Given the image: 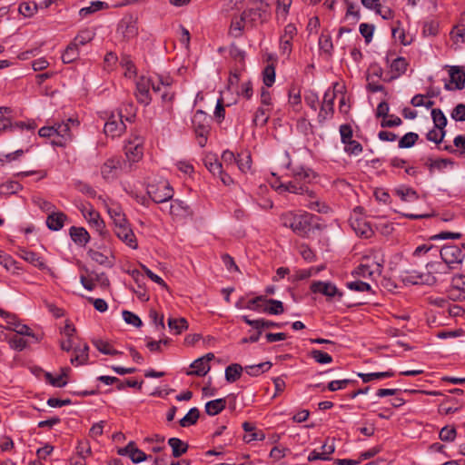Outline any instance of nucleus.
I'll list each match as a JSON object with an SVG mask.
<instances>
[{"label": "nucleus", "mask_w": 465, "mask_h": 465, "mask_svg": "<svg viewBox=\"0 0 465 465\" xmlns=\"http://www.w3.org/2000/svg\"><path fill=\"white\" fill-rule=\"evenodd\" d=\"M292 180L288 183H280L276 191L280 193H292L306 196V202L302 203L310 210L320 213H327L330 207L317 199L314 191L309 188V184L316 178V173L308 167L298 166L292 169Z\"/></svg>", "instance_id": "1"}, {"label": "nucleus", "mask_w": 465, "mask_h": 465, "mask_svg": "<svg viewBox=\"0 0 465 465\" xmlns=\"http://www.w3.org/2000/svg\"><path fill=\"white\" fill-rule=\"evenodd\" d=\"M282 226L291 229L293 233L302 238H309L314 231L325 228L320 221L321 218L305 211H287L280 214Z\"/></svg>", "instance_id": "2"}, {"label": "nucleus", "mask_w": 465, "mask_h": 465, "mask_svg": "<svg viewBox=\"0 0 465 465\" xmlns=\"http://www.w3.org/2000/svg\"><path fill=\"white\" fill-rule=\"evenodd\" d=\"M212 117L203 110H196L192 118V127L195 134L197 143L201 147L207 143L211 132Z\"/></svg>", "instance_id": "3"}, {"label": "nucleus", "mask_w": 465, "mask_h": 465, "mask_svg": "<svg viewBox=\"0 0 465 465\" xmlns=\"http://www.w3.org/2000/svg\"><path fill=\"white\" fill-rule=\"evenodd\" d=\"M149 198L155 203H162L172 200L173 189L165 179L149 183L146 189Z\"/></svg>", "instance_id": "4"}, {"label": "nucleus", "mask_w": 465, "mask_h": 465, "mask_svg": "<svg viewBox=\"0 0 465 465\" xmlns=\"http://www.w3.org/2000/svg\"><path fill=\"white\" fill-rule=\"evenodd\" d=\"M158 94L162 90L160 84H156L151 78L140 76L135 84V97L139 104L148 105L152 102L150 90Z\"/></svg>", "instance_id": "5"}, {"label": "nucleus", "mask_w": 465, "mask_h": 465, "mask_svg": "<svg viewBox=\"0 0 465 465\" xmlns=\"http://www.w3.org/2000/svg\"><path fill=\"white\" fill-rule=\"evenodd\" d=\"M121 172H130L127 163L119 156L108 158L101 166V175L105 181L116 179Z\"/></svg>", "instance_id": "6"}, {"label": "nucleus", "mask_w": 465, "mask_h": 465, "mask_svg": "<svg viewBox=\"0 0 465 465\" xmlns=\"http://www.w3.org/2000/svg\"><path fill=\"white\" fill-rule=\"evenodd\" d=\"M440 259L452 270L459 269L464 259L462 249L455 244H445L440 249Z\"/></svg>", "instance_id": "7"}, {"label": "nucleus", "mask_w": 465, "mask_h": 465, "mask_svg": "<svg viewBox=\"0 0 465 465\" xmlns=\"http://www.w3.org/2000/svg\"><path fill=\"white\" fill-rule=\"evenodd\" d=\"M71 125H79L77 119L68 118L65 122L55 124L54 138L51 140L53 146L64 147L72 141L73 134L71 132Z\"/></svg>", "instance_id": "8"}, {"label": "nucleus", "mask_w": 465, "mask_h": 465, "mask_svg": "<svg viewBox=\"0 0 465 465\" xmlns=\"http://www.w3.org/2000/svg\"><path fill=\"white\" fill-rule=\"evenodd\" d=\"M254 4L257 5L255 7L248 8L242 12L251 26H254L257 23L266 22L271 15L269 3L256 1Z\"/></svg>", "instance_id": "9"}, {"label": "nucleus", "mask_w": 465, "mask_h": 465, "mask_svg": "<svg viewBox=\"0 0 465 465\" xmlns=\"http://www.w3.org/2000/svg\"><path fill=\"white\" fill-rule=\"evenodd\" d=\"M127 167L131 170L132 164L139 162L143 155V138L135 135L133 140L124 145Z\"/></svg>", "instance_id": "10"}, {"label": "nucleus", "mask_w": 465, "mask_h": 465, "mask_svg": "<svg viewBox=\"0 0 465 465\" xmlns=\"http://www.w3.org/2000/svg\"><path fill=\"white\" fill-rule=\"evenodd\" d=\"M81 212L89 226L94 229L102 239L107 240L110 237V232L106 229L105 223L97 211L91 206L89 209H82Z\"/></svg>", "instance_id": "11"}, {"label": "nucleus", "mask_w": 465, "mask_h": 465, "mask_svg": "<svg viewBox=\"0 0 465 465\" xmlns=\"http://www.w3.org/2000/svg\"><path fill=\"white\" fill-rule=\"evenodd\" d=\"M336 94L334 89L328 88L323 95V101L318 114V122L324 123L326 120L332 118L334 114V101Z\"/></svg>", "instance_id": "12"}, {"label": "nucleus", "mask_w": 465, "mask_h": 465, "mask_svg": "<svg viewBox=\"0 0 465 465\" xmlns=\"http://www.w3.org/2000/svg\"><path fill=\"white\" fill-rule=\"evenodd\" d=\"M386 63L390 64L391 75L388 78L383 79L385 82H391L401 75H403L408 67L409 63L405 57L398 56L390 62V54L386 55Z\"/></svg>", "instance_id": "13"}, {"label": "nucleus", "mask_w": 465, "mask_h": 465, "mask_svg": "<svg viewBox=\"0 0 465 465\" xmlns=\"http://www.w3.org/2000/svg\"><path fill=\"white\" fill-rule=\"evenodd\" d=\"M401 281L404 284H423L428 286H433V282L430 276L426 272L412 271H404L401 274Z\"/></svg>", "instance_id": "14"}, {"label": "nucleus", "mask_w": 465, "mask_h": 465, "mask_svg": "<svg viewBox=\"0 0 465 465\" xmlns=\"http://www.w3.org/2000/svg\"><path fill=\"white\" fill-rule=\"evenodd\" d=\"M297 35V28L293 24H288L284 27L280 38V51L282 54L289 56L292 51V40Z\"/></svg>", "instance_id": "15"}, {"label": "nucleus", "mask_w": 465, "mask_h": 465, "mask_svg": "<svg viewBox=\"0 0 465 465\" xmlns=\"http://www.w3.org/2000/svg\"><path fill=\"white\" fill-rule=\"evenodd\" d=\"M310 290L313 293H322L327 297L332 298L338 296L339 300L342 297L343 293L338 290L336 285L329 282L316 281L313 282Z\"/></svg>", "instance_id": "16"}, {"label": "nucleus", "mask_w": 465, "mask_h": 465, "mask_svg": "<svg viewBox=\"0 0 465 465\" xmlns=\"http://www.w3.org/2000/svg\"><path fill=\"white\" fill-rule=\"evenodd\" d=\"M169 213L174 220H183L193 215L191 207L182 200L174 199L169 207Z\"/></svg>", "instance_id": "17"}, {"label": "nucleus", "mask_w": 465, "mask_h": 465, "mask_svg": "<svg viewBox=\"0 0 465 465\" xmlns=\"http://www.w3.org/2000/svg\"><path fill=\"white\" fill-rule=\"evenodd\" d=\"M113 230L118 239L124 242L127 246L134 250L138 248L137 239L130 226V223L118 228H114Z\"/></svg>", "instance_id": "18"}, {"label": "nucleus", "mask_w": 465, "mask_h": 465, "mask_svg": "<svg viewBox=\"0 0 465 465\" xmlns=\"http://www.w3.org/2000/svg\"><path fill=\"white\" fill-rule=\"evenodd\" d=\"M117 453L121 456H129L134 463H140L148 459V456L135 445L134 441H130L124 448H120Z\"/></svg>", "instance_id": "19"}, {"label": "nucleus", "mask_w": 465, "mask_h": 465, "mask_svg": "<svg viewBox=\"0 0 465 465\" xmlns=\"http://www.w3.org/2000/svg\"><path fill=\"white\" fill-rule=\"evenodd\" d=\"M125 129V124L113 113L105 123L104 131L108 136L117 137L124 133Z\"/></svg>", "instance_id": "20"}, {"label": "nucleus", "mask_w": 465, "mask_h": 465, "mask_svg": "<svg viewBox=\"0 0 465 465\" xmlns=\"http://www.w3.org/2000/svg\"><path fill=\"white\" fill-rule=\"evenodd\" d=\"M425 268L427 273L430 276L433 282V286L438 282L436 275L450 274L453 270L450 269L442 260L429 262Z\"/></svg>", "instance_id": "21"}, {"label": "nucleus", "mask_w": 465, "mask_h": 465, "mask_svg": "<svg viewBox=\"0 0 465 465\" xmlns=\"http://www.w3.org/2000/svg\"><path fill=\"white\" fill-rule=\"evenodd\" d=\"M463 403L454 396H445L439 405V413L443 415L453 414L461 410Z\"/></svg>", "instance_id": "22"}, {"label": "nucleus", "mask_w": 465, "mask_h": 465, "mask_svg": "<svg viewBox=\"0 0 465 465\" xmlns=\"http://www.w3.org/2000/svg\"><path fill=\"white\" fill-rule=\"evenodd\" d=\"M242 322L255 330H263L269 328H282L287 322H275L266 319L251 320L247 315L242 316Z\"/></svg>", "instance_id": "23"}, {"label": "nucleus", "mask_w": 465, "mask_h": 465, "mask_svg": "<svg viewBox=\"0 0 465 465\" xmlns=\"http://www.w3.org/2000/svg\"><path fill=\"white\" fill-rule=\"evenodd\" d=\"M137 107L133 102H124L117 112V117L124 123H133L136 117Z\"/></svg>", "instance_id": "24"}, {"label": "nucleus", "mask_w": 465, "mask_h": 465, "mask_svg": "<svg viewBox=\"0 0 465 465\" xmlns=\"http://www.w3.org/2000/svg\"><path fill=\"white\" fill-rule=\"evenodd\" d=\"M382 270V264L378 262H373L371 264L361 263L353 272L352 275L359 277H371L375 272L381 273Z\"/></svg>", "instance_id": "25"}, {"label": "nucleus", "mask_w": 465, "mask_h": 465, "mask_svg": "<svg viewBox=\"0 0 465 465\" xmlns=\"http://www.w3.org/2000/svg\"><path fill=\"white\" fill-rule=\"evenodd\" d=\"M67 220V215L63 212H52L46 218V226L51 231H59Z\"/></svg>", "instance_id": "26"}, {"label": "nucleus", "mask_w": 465, "mask_h": 465, "mask_svg": "<svg viewBox=\"0 0 465 465\" xmlns=\"http://www.w3.org/2000/svg\"><path fill=\"white\" fill-rule=\"evenodd\" d=\"M74 356L71 358V363L73 365H84L88 362L89 360V346L86 343H84L83 346H74Z\"/></svg>", "instance_id": "27"}, {"label": "nucleus", "mask_w": 465, "mask_h": 465, "mask_svg": "<svg viewBox=\"0 0 465 465\" xmlns=\"http://www.w3.org/2000/svg\"><path fill=\"white\" fill-rule=\"evenodd\" d=\"M69 235L72 241L80 246H84L90 241V234L84 227L72 226L69 229Z\"/></svg>", "instance_id": "28"}, {"label": "nucleus", "mask_w": 465, "mask_h": 465, "mask_svg": "<svg viewBox=\"0 0 465 465\" xmlns=\"http://www.w3.org/2000/svg\"><path fill=\"white\" fill-rule=\"evenodd\" d=\"M190 367L193 369L192 371H188L186 374L188 376H198V377H203L205 376L208 371L211 369V366L209 363L206 362V361H203V358H198L195 361H193Z\"/></svg>", "instance_id": "29"}, {"label": "nucleus", "mask_w": 465, "mask_h": 465, "mask_svg": "<svg viewBox=\"0 0 465 465\" xmlns=\"http://www.w3.org/2000/svg\"><path fill=\"white\" fill-rule=\"evenodd\" d=\"M351 225L355 232L362 238L369 239L374 233L369 223L363 219H355L351 221Z\"/></svg>", "instance_id": "30"}, {"label": "nucleus", "mask_w": 465, "mask_h": 465, "mask_svg": "<svg viewBox=\"0 0 465 465\" xmlns=\"http://www.w3.org/2000/svg\"><path fill=\"white\" fill-rule=\"evenodd\" d=\"M21 257L39 270H45L47 268L43 257L35 252L23 249L21 250Z\"/></svg>", "instance_id": "31"}, {"label": "nucleus", "mask_w": 465, "mask_h": 465, "mask_svg": "<svg viewBox=\"0 0 465 465\" xmlns=\"http://www.w3.org/2000/svg\"><path fill=\"white\" fill-rule=\"evenodd\" d=\"M245 25L249 24L247 23V20L243 13H242L240 16L232 17L231 21L229 34L235 38L242 36Z\"/></svg>", "instance_id": "32"}, {"label": "nucleus", "mask_w": 465, "mask_h": 465, "mask_svg": "<svg viewBox=\"0 0 465 465\" xmlns=\"http://www.w3.org/2000/svg\"><path fill=\"white\" fill-rule=\"evenodd\" d=\"M394 193L403 202H414L419 199V194L417 191L406 185H401L396 187L394 189Z\"/></svg>", "instance_id": "33"}, {"label": "nucleus", "mask_w": 465, "mask_h": 465, "mask_svg": "<svg viewBox=\"0 0 465 465\" xmlns=\"http://www.w3.org/2000/svg\"><path fill=\"white\" fill-rule=\"evenodd\" d=\"M288 102L295 110L299 111L302 106L301 88L295 84H292L288 90Z\"/></svg>", "instance_id": "34"}, {"label": "nucleus", "mask_w": 465, "mask_h": 465, "mask_svg": "<svg viewBox=\"0 0 465 465\" xmlns=\"http://www.w3.org/2000/svg\"><path fill=\"white\" fill-rule=\"evenodd\" d=\"M270 111L271 109L268 107L259 106L252 118V125L263 127L268 124L270 119Z\"/></svg>", "instance_id": "35"}, {"label": "nucleus", "mask_w": 465, "mask_h": 465, "mask_svg": "<svg viewBox=\"0 0 465 465\" xmlns=\"http://www.w3.org/2000/svg\"><path fill=\"white\" fill-rule=\"evenodd\" d=\"M262 312L271 315H280L284 312V306L282 302L274 299H267Z\"/></svg>", "instance_id": "36"}, {"label": "nucleus", "mask_w": 465, "mask_h": 465, "mask_svg": "<svg viewBox=\"0 0 465 465\" xmlns=\"http://www.w3.org/2000/svg\"><path fill=\"white\" fill-rule=\"evenodd\" d=\"M235 163L242 173H246L252 167V156L249 151H242L236 155Z\"/></svg>", "instance_id": "37"}, {"label": "nucleus", "mask_w": 465, "mask_h": 465, "mask_svg": "<svg viewBox=\"0 0 465 465\" xmlns=\"http://www.w3.org/2000/svg\"><path fill=\"white\" fill-rule=\"evenodd\" d=\"M358 377L361 379L364 383L371 382L374 380L387 379L395 376V371L392 370H388L386 371H379V372H370V373H357Z\"/></svg>", "instance_id": "38"}, {"label": "nucleus", "mask_w": 465, "mask_h": 465, "mask_svg": "<svg viewBox=\"0 0 465 465\" xmlns=\"http://www.w3.org/2000/svg\"><path fill=\"white\" fill-rule=\"evenodd\" d=\"M168 445L172 448V455L174 458H179L186 453L189 448L186 442L174 437L168 440Z\"/></svg>", "instance_id": "39"}, {"label": "nucleus", "mask_w": 465, "mask_h": 465, "mask_svg": "<svg viewBox=\"0 0 465 465\" xmlns=\"http://www.w3.org/2000/svg\"><path fill=\"white\" fill-rule=\"evenodd\" d=\"M226 408L225 398H220L210 401L205 404V412L210 416H214L222 412Z\"/></svg>", "instance_id": "40"}, {"label": "nucleus", "mask_w": 465, "mask_h": 465, "mask_svg": "<svg viewBox=\"0 0 465 465\" xmlns=\"http://www.w3.org/2000/svg\"><path fill=\"white\" fill-rule=\"evenodd\" d=\"M123 36L126 39L134 38L138 34V29L134 21L130 18L129 20H122L119 25Z\"/></svg>", "instance_id": "41"}, {"label": "nucleus", "mask_w": 465, "mask_h": 465, "mask_svg": "<svg viewBox=\"0 0 465 465\" xmlns=\"http://www.w3.org/2000/svg\"><path fill=\"white\" fill-rule=\"evenodd\" d=\"M450 82L456 84V89L462 90L465 85V72L458 66H451L450 70Z\"/></svg>", "instance_id": "42"}, {"label": "nucleus", "mask_w": 465, "mask_h": 465, "mask_svg": "<svg viewBox=\"0 0 465 465\" xmlns=\"http://www.w3.org/2000/svg\"><path fill=\"white\" fill-rule=\"evenodd\" d=\"M292 0H277L276 2V19L285 22L289 15Z\"/></svg>", "instance_id": "43"}, {"label": "nucleus", "mask_w": 465, "mask_h": 465, "mask_svg": "<svg viewBox=\"0 0 465 465\" xmlns=\"http://www.w3.org/2000/svg\"><path fill=\"white\" fill-rule=\"evenodd\" d=\"M108 4L103 1H94L89 6L83 7L79 10V15L81 18H85L88 15L103 9L108 8Z\"/></svg>", "instance_id": "44"}, {"label": "nucleus", "mask_w": 465, "mask_h": 465, "mask_svg": "<svg viewBox=\"0 0 465 465\" xmlns=\"http://www.w3.org/2000/svg\"><path fill=\"white\" fill-rule=\"evenodd\" d=\"M87 254L94 262L100 265L108 268H112L114 266V262L110 261L109 257L99 251L89 249Z\"/></svg>", "instance_id": "45"}, {"label": "nucleus", "mask_w": 465, "mask_h": 465, "mask_svg": "<svg viewBox=\"0 0 465 465\" xmlns=\"http://www.w3.org/2000/svg\"><path fill=\"white\" fill-rule=\"evenodd\" d=\"M205 167L208 169L210 173H212L214 176L217 173H221V169L223 168L222 163L219 161L215 154H208L205 156L203 160Z\"/></svg>", "instance_id": "46"}, {"label": "nucleus", "mask_w": 465, "mask_h": 465, "mask_svg": "<svg viewBox=\"0 0 465 465\" xmlns=\"http://www.w3.org/2000/svg\"><path fill=\"white\" fill-rule=\"evenodd\" d=\"M243 368L239 363H232L225 369V380L232 383L240 379L242 373Z\"/></svg>", "instance_id": "47"}, {"label": "nucleus", "mask_w": 465, "mask_h": 465, "mask_svg": "<svg viewBox=\"0 0 465 465\" xmlns=\"http://www.w3.org/2000/svg\"><path fill=\"white\" fill-rule=\"evenodd\" d=\"M272 362L265 361L255 365H248L244 368V371L248 375L257 377L268 371L272 368Z\"/></svg>", "instance_id": "48"}, {"label": "nucleus", "mask_w": 465, "mask_h": 465, "mask_svg": "<svg viewBox=\"0 0 465 465\" xmlns=\"http://www.w3.org/2000/svg\"><path fill=\"white\" fill-rule=\"evenodd\" d=\"M199 417L200 411L196 407H193L190 409L189 411L185 414V416L179 420V424L181 427L183 428L190 427L192 425L196 424L197 420H199Z\"/></svg>", "instance_id": "49"}, {"label": "nucleus", "mask_w": 465, "mask_h": 465, "mask_svg": "<svg viewBox=\"0 0 465 465\" xmlns=\"http://www.w3.org/2000/svg\"><path fill=\"white\" fill-rule=\"evenodd\" d=\"M168 326L176 335L181 334L183 331L187 330L189 327L185 318H169Z\"/></svg>", "instance_id": "50"}, {"label": "nucleus", "mask_w": 465, "mask_h": 465, "mask_svg": "<svg viewBox=\"0 0 465 465\" xmlns=\"http://www.w3.org/2000/svg\"><path fill=\"white\" fill-rule=\"evenodd\" d=\"M82 270L89 276H93L94 282H96L101 288L106 289L110 286V280L108 279L105 272L97 273L94 271H90L86 266H83Z\"/></svg>", "instance_id": "51"}, {"label": "nucleus", "mask_w": 465, "mask_h": 465, "mask_svg": "<svg viewBox=\"0 0 465 465\" xmlns=\"http://www.w3.org/2000/svg\"><path fill=\"white\" fill-rule=\"evenodd\" d=\"M78 45L74 42L70 43L64 52L62 54V60L64 64H70L75 61L79 56Z\"/></svg>", "instance_id": "52"}, {"label": "nucleus", "mask_w": 465, "mask_h": 465, "mask_svg": "<svg viewBox=\"0 0 465 465\" xmlns=\"http://www.w3.org/2000/svg\"><path fill=\"white\" fill-rule=\"evenodd\" d=\"M94 346L103 354L116 356L122 354L121 351L114 349L112 345L105 341L103 340H95L93 341Z\"/></svg>", "instance_id": "53"}, {"label": "nucleus", "mask_w": 465, "mask_h": 465, "mask_svg": "<svg viewBox=\"0 0 465 465\" xmlns=\"http://www.w3.org/2000/svg\"><path fill=\"white\" fill-rule=\"evenodd\" d=\"M431 118L435 128L439 130H445L447 118L440 108H433L431 110Z\"/></svg>", "instance_id": "54"}, {"label": "nucleus", "mask_w": 465, "mask_h": 465, "mask_svg": "<svg viewBox=\"0 0 465 465\" xmlns=\"http://www.w3.org/2000/svg\"><path fill=\"white\" fill-rule=\"evenodd\" d=\"M262 81L266 87H271L275 82V65L270 64L262 71Z\"/></svg>", "instance_id": "55"}, {"label": "nucleus", "mask_w": 465, "mask_h": 465, "mask_svg": "<svg viewBox=\"0 0 465 465\" xmlns=\"http://www.w3.org/2000/svg\"><path fill=\"white\" fill-rule=\"evenodd\" d=\"M419 140V134L413 132H409L405 134L400 140H399V148H411L412 147L416 142Z\"/></svg>", "instance_id": "56"}, {"label": "nucleus", "mask_w": 465, "mask_h": 465, "mask_svg": "<svg viewBox=\"0 0 465 465\" xmlns=\"http://www.w3.org/2000/svg\"><path fill=\"white\" fill-rule=\"evenodd\" d=\"M346 286L348 289H350L351 291L360 292H367L374 293L371 286L368 282H365L362 281L358 280V281H353V282H346Z\"/></svg>", "instance_id": "57"}, {"label": "nucleus", "mask_w": 465, "mask_h": 465, "mask_svg": "<svg viewBox=\"0 0 465 465\" xmlns=\"http://www.w3.org/2000/svg\"><path fill=\"white\" fill-rule=\"evenodd\" d=\"M320 49L325 54H331L333 50V44L330 34L322 33L319 37Z\"/></svg>", "instance_id": "58"}, {"label": "nucleus", "mask_w": 465, "mask_h": 465, "mask_svg": "<svg viewBox=\"0 0 465 465\" xmlns=\"http://www.w3.org/2000/svg\"><path fill=\"white\" fill-rule=\"evenodd\" d=\"M456 436L457 430L454 426H444L439 433V438L440 439V440L446 442L454 441Z\"/></svg>", "instance_id": "59"}, {"label": "nucleus", "mask_w": 465, "mask_h": 465, "mask_svg": "<svg viewBox=\"0 0 465 465\" xmlns=\"http://www.w3.org/2000/svg\"><path fill=\"white\" fill-rule=\"evenodd\" d=\"M310 356L320 364H328L332 362V357L321 350L313 349L310 352Z\"/></svg>", "instance_id": "60"}, {"label": "nucleus", "mask_w": 465, "mask_h": 465, "mask_svg": "<svg viewBox=\"0 0 465 465\" xmlns=\"http://www.w3.org/2000/svg\"><path fill=\"white\" fill-rule=\"evenodd\" d=\"M37 11V5L35 2H23L19 5L18 12L25 17H32Z\"/></svg>", "instance_id": "61"}, {"label": "nucleus", "mask_w": 465, "mask_h": 465, "mask_svg": "<svg viewBox=\"0 0 465 465\" xmlns=\"http://www.w3.org/2000/svg\"><path fill=\"white\" fill-rule=\"evenodd\" d=\"M357 383V381L355 380H350V379H343V380H334L330 381L327 384V389L330 391H336L339 390L345 389L349 384H355Z\"/></svg>", "instance_id": "62"}, {"label": "nucleus", "mask_w": 465, "mask_h": 465, "mask_svg": "<svg viewBox=\"0 0 465 465\" xmlns=\"http://www.w3.org/2000/svg\"><path fill=\"white\" fill-rule=\"evenodd\" d=\"M8 343L11 349L17 351H22L27 346V341L16 334L8 340Z\"/></svg>", "instance_id": "63"}, {"label": "nucleus", "mask_w": 465, "mask_h": 465, "mask_svg": "<svg viewBox=\"0 0 465 465\" xmlns=\"http://www.w3.org/2000/svg\"><path fill=\"white\" fill-rule=\"evenodd\" d=\"M451 288L458 290L465 294V274H455L451 278Z\"/></svg>", "instance_id": "64"}]
</instances>
